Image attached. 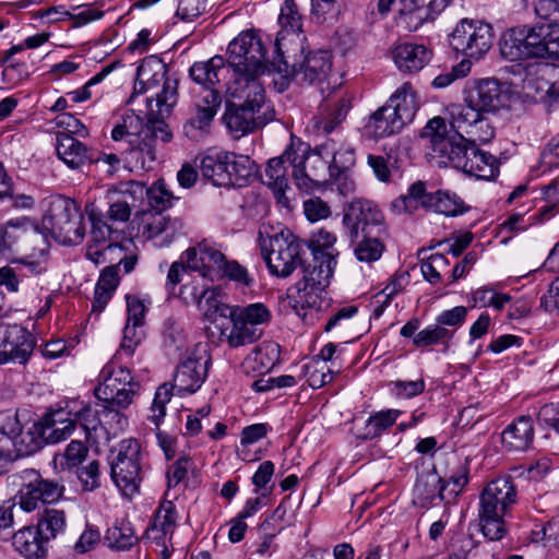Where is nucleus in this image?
Wrapping results in <instances>:
<instances>
[{
	"mask_svg": "<svg viewBox=\"0 0 559 559\" xmlns=\"http://www.w3.org/2000/svg\"><path fill=\"white\" fill-rule=\"evenodd\" d=\"M509 92L496 79L474 81L464 91V104L450 107L451 126L453 129L469 127L479 130L477 140L488 142L493 138L495 130L488 123L486 115L497 114L508 107Z\"/></svg>",
	"mask_w": 559,
	"mask_h": 559,
	"instance_id": "f257e3e1",
	"label": "nucleus"
},
{
	"mask_svg": "<svg viewBox=\"0 0 559 559\" xmlns=\"http://www.w3.org/2000/svg\"><path fill=\"white\" fill-rule=\"evenodd\" d=\"M231 95L245 98L241 104H226L223 120L234 138L252 133L274 119V109L266 104L265 91L259 81H251L242 86L235 85Z\"/></svg>",
	"mask_w": 559,
	"mask_h": 559,
	"instance_id": "f03ea898",
	"label": "nucleus"
},
{
	"mask_svg": "<svg viewBox=\"0 0 559 559\" xmlns=\"http://www.w3.org/2000/svg\"><path fill=\"white\" fill-rule=\"evenodd\" d=\"M283 40L282 36L274 43L276 56L271 62L273 71L293 76L301 84H313L326 78L332 67L329 51H309L304 56L302 44L290 48Z\"/></svg>",
	"mask_w": 559,
	"mask_h": 559,
	"instance_id": "7ed1b4c3",
	"label": "nucleus"
},
{
	"mask_svg": "<svg viewBox=\"0 0 559 559\" xmlns=\"http://www.w3.org/2000/svg\"><path fill=\"white\" fill-rule=\"evenodd\" d=\"M67 526L66 512L55 504L37 511L36 524L23 526L12 535V546L25 559H47V544L62 534Z\"/></svg>",
	"mask_w": 559,
	"mask_h": 559,
	"instance_id": "20e7f679",
	"label": "nucleus"
},
{
	"mask_svg": "<svg viewBox=\"0 0 559 559\" xmlns=\"http://www.w3.org/2000/svg\"><path fill=\"white\" fill-rule=\"evenodd\" d=\"M552 24L521 25L503 33L499 46L509 61L550 59Z\"/></svg>",
	"mask_w": 559,
	"mask_h": 559,
	"instance_id": "39448f33",
	"label": "nucleus"
},
{
	"mask_svg": "<svg viewBox=\"0 0 559 559\" xmlns=\"http://www.w3.org/2000/svg\"><path fill=\"white\" fill-rule=\"evenodd\" d=\"M271 62L272 60L266 59L262 39L253 31L240 33L228 45V64L236 74L235 85L242 86L251 81H259L258 76L266 70L273 71Z\"/></svg>",
	"mask_w": 559,
	"mask_h": 559,
	"instance_id": "423d86ee",
	"label": "nucleus"
},
{
	"mask_svg": "<svg viewBox=\"0 0 559 559\" xmlns=\"http://www.w3.org/2000/svg\"><path fill=\"white\" fill-rule=\"evenodd\" d=\"M12 483L19 486L13 497L23 512L33 513L56 504L64 495V486L53 479L44 478L33 468H26L11 476Z\"/></svg>",
	"mask_w": 559,
	"mask_h": 559,
	"instance_id": "0eeeda50",
	"label": "nucleus"
},
{
	"mask_svg": "<svg viewBox=\"0 0 559 559\" xmlns=\"http://www.w3.org/2000/svg\"><path fill=\"white\" fill-rule=\"evenodd\" d=\"M420 139L436 157L445 158L453 167L463 170L466 167L472 145L475 142L465 139L457 131L449 130L441 117L430 119L420 132Z\"/></svg>",
	"mask_w": 559,
	"mask_h": 559,
	"instance_id": "6e6552de",
	"label": "nucleus"
},
{
	"mask_svg": "<svg viewBox=\"0 0 559 559\" xmlns=\"http://www.w3.org/2000/svg\"><path fill=\"white\" fill-rule=\"evenodd\" d=\"M83 214L79 205L70 198L58 197L50 202L44 221L53 237L63 245L74 246L85 236Z\"/></svg>",
	"mask_w": 559,
	"mask_h": 559,
	"instance_id": "1a4fd4ad",
	"label": "nucleus"
},
{
	"mask_svg": "<svg viewBox=\"0 0 559 559\" xmlns=\"http://www.w3.org/2000/svg\"><path fill=\"white\" fill-rule=\"evenodd\" d=\"M141 445L135 439L119 442L116 455L110 461V476L115 485L126 497H132L142 481Z\"/></svg>",
	"mask_w": 559,
	"mask_h": 559,
	"instance_id": "9d476101",
	"label": "nucleus"
},
{
	"mask_svg": "<svg viewBox=\"0 0 559 559\" xmlns=\"http://www.w3.org/2000/svg\"><path fill=\"white\" fill-rule=\"evenodd\" d=\"M302 247L301 241L288 230L261 241L266 265L270 272L278 277H287L297 265H302Z\"/></svg>",
	"mask_w": 559,
	"mask_h": 559,
	"instance_id": "9b49d317",
	"label": "nucleus"
},
{
	"mask_svg": "<svg viewBox=\"0 0 559 559\" xmlns=\"http://www.w3.org/2000/svg\"><path fill=\"white\" fill-rule=\"evenodd\" d=\"M98 379L99 385L95 389L97 399L118 408H128L141 389L128 368L116 367L112 361L103 367Z\"/></svg>",
	"mask_w": 559,
	"mask_h": 559,
	"instance_id": "f8f14e48",
	"label": "nucleus"
},
{
	"mask_svg": "<svg viewBox=\"0 0 559 559\" xmlns=\"http://www.w3.org/2000/svg\"><path fill=\"white\" fill-rule=\"evenodd\" d=\"M495 32L491 24L479 20H461L450 35V46L465 57L480 59L492 47Z\"/></svg>",
	"mask_w": 559,
	"mask_h": 559,
	"instance_id": "ddd939ff",
	"label": "nucleus"
},
{
	"mask_svg": "<svg viewBox=\"0 0 559 559\" xmlns=\"http://www.w3.org/2000/svg\"><path fill=\"white\" fill-rule=\"evenodd\" d=\"M343 225L350 240H357L361 234L386 230L384 217L379 207L368 200H354L343 211Z\"/></svg>",
	"mask_w": 559,
	"mask_h": 559,
	"instance_id": "4468645a",
	"label": "nucleus"
},
{
	"mask_svg": "<svg viewBox=\"0 0 559 559\" xmlns=\"http://www.w3.org/2000/svg\"><path fill=\"white\" fill-rule=\"evenodd\" d=\"M293 177L299 190L313 191L330 182L329 159L322 151V145L316 151L300 154L296 150Z\"/></svg>",
	"mask_w": 559,
	"mask_h": 559,
	"instance_id": "2eb2a0df",
	"label": "nucleus"
},
{
	"mask_svg": "<svg viewBox=\"0 0 559 559\" xmlns=\"http://www.w3.org/2000/svg\"><path fill=\"white\" fill-rule=\"evenodd\" d=\"M36 345L33 334L20 324L0 319V365H25Z\"/></svg>",
	"mask_w": 559,
	"mask_h": 559,
	"instance_id": "dca6fc26",
	"label": "nucleus"
},
{
	"mask_svg": "<svg viewBox=\"0 0 559 559\" xmlns=\"http://www.w3.org/2000/svg\"><path fill=\"white\" fill-rule=\"evenodd\" d=\"M518 503V488L510 476L489 481L479 495V512L508 516Z\"/></svg>",
	"mask_w": 559,
	"mask_h": 559,
	"instance_id": "f3484780",
	"label": "nucleus"
},
{
	"mask_svg": "<svg viewBox=\"0 0 559 559\" xmlns=\"http://www.w3.org/2000/svg\"><path fill=\"white\" fill-rule=\"evenodd\" d=\"M210 364L211 356L206 350L192 353L177 366L173 384L166 383L167 386L171 391L177 390L179 394L197 392L207 377Z\"/></svg>",
	"mask_w": 559,
	"mask_h": 559,
	"instance_id": "a211bd4d",
	"label": "nucleus"
},
{
	"mask_svg": "<svg viewBox=\"0 0 559 559\" xmlns=\"http://www.w3.org/2000/svg\"><path fill=\"white\" fill-rule=\"evenodd\" d=\"M296 162V150L290 146L278 156L271 158L265 168V180L263 181L274 193L276 201L288 206L289 200L285 194L288 188L287 165L294 168Z\"/></svg>",
	"mask_w": 559,
	"mask_h": 559,
	"instance_id": "6ab92c4d",
	"label": "nucleus"
},
{
	"mask_svg": "<svg viewBox=\"0 0 559 559\" xmlns=\"http://www.w3.org/2000/svg\"><path fill=\"white\" fill-rule=\"evenodd\" d=\"M171 400V389L167 384H162L157 388L154 400L151 406V414L147 420L156 427V438L158 445L163 450L166 460H173L176 455L177 439L159 429V425L166 416V405Z\"/></svg>",
	"mask_w": 559,
	"mask_h": 559,
	"instance_id": "aec40b11",
	"label": "nucleus"
},
{
	"mask_svg": "<svg viewBox=\"0 0 559 559\" xmlns=\"http://www.w3.org/2000/svg\"><path fill=\"white\" fill-rule=\"evenodd\" d=\"M336 261L334 257L322 249L312 248V262L305 265L302 263V280L305 286L317 287V289H325L333 276Z\"/></svg>",
	"mask_w": 559,
	"mask_h": 559,
	"instance_id": "412c9836",
	"label": "nucleus"
},
{
	"mask_svg": "<svg viewBox=\"0 0 559 559\" xmlns=\"http://www.w3.org/2000/svg\"><path fill=\"white\" fill-rule=\"evenodd\" d=\"M534 421L528 415H522L510 423L501 432V443L506 451L524 452L534 441Z\"/></svg>",
	"mask_w": 559,
	"mask_h": 559,
	"instance_id": "4be33fe9",
	"label": "nucleus"
},
{
	"mask_svg": "<svg viewBox=\"0 0 559 559\" xmlns=\"http://www.w3.org/2000/svg\"><path fill=\"white\" fill-rule=\"evenodd\" d=\"M126 165L131 169L152 170L156 162V145L144 133L140 132L123 144Z\"/></svg>",
	"mask_w": 559,
	"mask_h": 559,
	"instance_id": "5701e85b",
	"label": "nucleus"
},
{
	"mask_svg": "<svg viewBox=\"0 0 559 559\" xmlns=\"http://www.w3.org/2000/svg\"><path fill=\"white\" fill-rule=\"evenodd\" d=\"M143 236L148 239L162 238V243H169L183 230L185 224L180 218H171L163 213H143Z\"/></svg>",
	"mask_w": 559,
	"mask_h": 559,
	"instance_id": "b1692460",
	"label": "nucleus"
},
{
	"mask_svg": "<svg viewBox=\"0 0 559 559\" xmlns=\"http://www.w3.org/2000/svg\"><path fill=\"white\" fill-rule=\"evenodd\" d=\"M189 270L200 272L202 277L211 276L214 269L219 271L226 257L216 248L201 242L197 247L187 249L183 252Z\"/></svg>",
	"mask_w": 559,
	"mask_h": 559,
	"instance_id": "393cba45",
	"label": "nucleus"
},
{
	"mask_svg": "<svg viewBox=\"0 0 559 559\" xmlns=\"http://www.w3.org/2000/svg\"><path fill=\"white\" fill-rule=\"evenodd\" d=\"M58 157L71 169H80L92 159L88 147L68 132H58L55 143Z\"/></svg>",
	"mask_w": 559,
	"mask_h": 559,
	"instance_id": "a878e982",
	"label": "nucleus"
},
{
	"mask_svg": "<svg viewBox=\"0 0 559 559\" xmlns=\"http://www.w3.org/2000/svg\"><path fill=\"white\" fill-rule=\"evenodd\" d=\"M432 52L423 44L402 43L392 50V57L401 71H420L431 59Z\"/></svg>",
	"mask_w": 559,
	"mask_h": 559,
	"instance_id": "bb28decb",
	"label": "nucleus"
},
{
	"mask_svg": "<svg viewBox=\"0 0 559 559\" xmlns=\"http://www.w3.org/2000/svg\"><path fill=\"white\" fill-rule=\"evenodd\" d=\"M72 414L73 408H70V404H67L66 407L52 409L43 416L41 423L47 442H60L72 433L76 427L72 420Z\"/></svg>",
	"mask_w": 559,
	"mask_h": 559,
	"instance_id": "cd10ccee",
	"label": "nucleus"
},
{
	"mask_svg": "<svg viewBox=\"0 0 559 559\" xmlns=\"http://www.w3.org/2000/svg\"><path fill=\"white\" fill-rule=\"evenodd\" d=\"M278 23L282 31L276 39L283 36V43L286 46L288 44L300 46L306 39L305 35H302V15L295 0H284L281 7Z\"/></svg>",
	"mask_w": 559,
	"mask_h": 559,
	"instance_id": "c85d7f7f",
	"label": "nucleus"
},
{
	"mask_svg": "<svg viewBox=\"0 0 559 559\" xmlns=\"http://www.w3.org/2000/svg\"><path fill=\"white\" fill-rule=\"evenodd\" d=\"M384 105L391 107L392 116L400 120L403 127L413 121L419 108L417 94L408 82L399 87Z\"/></svg>",
	"mask_w": 559,
	"mask_h": 559,
	"instance_id": "c756f323",
	"label": "nucleus"
},
{
	"mask_svg": "<svg viewBox=\"0 0 559 559\" xmlns=\"http://www.w3.org/2000/svg\"><path fill=\"white\" fill-rule=\"evenodd\" d=\"M391 107L383 105L367 120L364 129L367 136L378 140L399 133L404 127L392 116Z\"/></svg>",
	"mask_w": 559,
	"mask_h": 559,
	"instance_id": "7c9ffc66",
	"label": "nucleus"
},
{
	"mask_svg": "<svg viewBox=\"0 0 559 559\" xmlns=\"http://www.w3.org/2000/svg\"><path fill=\"white\" fill-rule=\"evenodd\" d=\"M70 408H73V421L75 423V426L79 425L80 428L83 430L85 440L87 443H96L98 440V431L102 430V412L100 404H96L95 406H92L90 404L83 405L82 407L78 408L76 402H71Z\"/></svg>",
	"mask_w": 559,
	"mask_h": 559,
	"instance_id": "2f4dec72",
	"label": "nucleus"
},
{
	"mask_svg": "<svg viewBox=\"0 0 559 559\" xmlns=\"http://www.w3.org/2000/svg\"><path fill=\"white\" fill-rule=\"evenodd\" d=\"M468 154L466 167L462 171L484 180H491L498 176L499 162L493 155L478 148L476 144L472 145Z\"/></svg>",
	"mask_w": 559,
	"mask_h": 559,
	"instance_id": "473e14b6",
	"label": "nucleus"
},
{
	"mask_svg": "<svg viewBox=\"0 0 559 559\" xmlns=\"http://www.w3.org/2000/svg\"><path fill=\"white\" fill-rule=\"evenodd\" d=\"M230 187H245L258 175V165L247 155L227 152L226 155Z\"/></svg>",
	"mask_w": 559,
	"mask_h": 559,
	"instance_id": "72a5a7b5",
	"label": "nucleus"
},
{
	"mask_svg": "<svg viewBox=\"0 0 559 559\" xmlns=\"http://www.w3.org/2000/svg\"><path fill=\"white\" fill-rule=\"evenodd\" d=\"M231 322L230 329H222L221 335L226 337L230 347H239L251 344L261 338L263 330L252 326L241 319L238 314L225 316Z\"/></svg>",
	"mask_w": 559,
	"mask_h": 559,
	"instance_id": "f704fd0d",
	"label": "nucleus"
},
{
	"mask_svg": "<svg viewBox=\"0 0 559 559\" xmlns=\"http://www.w3.org/2000/svg\"><path fill=\"white\" fill-rule=\"evenodd\" d=\"M447 485H441V477L426 475L417 478L414 487V503L420 508H428L438 498L448 501Z\"/></svg>",
	"mask_w": 559,
	"mask_h": 559,
	"instance_id": "c9c22d12",
	"label": "nucleus"
},
{
	"mask_svg": "<svg viewBox=\"0 0 559 559\" xmlns=\"http://www.w3.org/2000/svg\"><path fill=\"white\" fill-rule=\"evenodd\" d=\"M226 151L209 153L200 159L202 176L217 187H230V177L226 165Z\"/></svg>",
	"mask_w": 559,
	"mask_h": 559,
	"instance_id": "e433bc0d",
	"label": "nucleus"
},
{
	"mask_svg": "<svg viewBox=\"0 0 559 559\" xmlns=\"http://www.w3.org/2000/svg\"><path fill=\"white\" fill-rule=\"evenodd\" d=\"M20 455H31L47 443L41 419L24 425L12 441Z\"/></svg>",
	"mask_w": 559,
	"mask_h": 559,
	"instance_id": "4c0bfd02",
	"label": "nucleus"
},
{
	"mask_svg": "<svg viewBox=\"0 0 559 559\" xmlns=\"http://www.w3.org/2000/svg\"><path fill=\"white\" fill-rule=\"evenodd\" d=\"M166 73L167 66L160 61L143 62L138 68L133 93L128 99V104H131L136 95L143 94L152 87H156Z\"/></svg>",
	"mask_w": 559,
	"mask_h": 559,
	"instance_id": "58836bf2",
	"label": "nucleus"
},
{
	"mask_svg": "<svg viewBox=\"0 0 559 559\" xmlns=\"http://www.w3.org/2000/svg\"><path fill=\"white\" fill-rule=\"evenodd\" d=\"M322 151L329 160L330 174L349 173L355 165V151L349 145L342 143L340 145L332 139L322 144Z\"/></svg>",
	"mask_w": 559,
	"mask_h": 559,
	"instance_id": "ea45409f",
	"label": "nucleus"
},
{
	"mask_svg": "<svg viewBox=\"0 0 559 559\" xmlns=\"http://www.w3.org/2000/svg\"><path fill=\"white\" fill-rule=\"evenodd\" d=\"M433 192H427L424 181H416L409 186L407 193L400 195L392 205L401 213H414L419 206L428 210Z\"/></svg>",
	"mask_w": 559,
	"mask_h": 559,
	"instance_id": "a19ab883",
	"label": "nucleus"
},
{
	"mask_svg": "<svg viewBox=\"0 0 559 559\" xmlns=\"http://www.w3.org/2000/svg\"><path fill=\"white\" fill-rule=\"evenodd\" d=\"M388 236V231L380 233L378 236L376 233L361 234L356 242L354 254L360 262L371 263L378 261L385 249L384 239Z\"/></svg>",
	"mask_w": 559,
	"mask_h": 559,
	"instance_id": "79ce46f5",
	"label": "nucleus"
},
{
	"mask_svg": "<svg viewBox=\"0 0 559 559\" xmlns=\"http://www.w3.org/2000/svg\"><path fill=\"white\" fill-rule=\"evenodd\" d=\"M225 68V59L215 56L204 62H194L190 70V78L204 87L215 86L221 81V73Z\"/></svg>",
	"mask_w": 559,
	"mask_h": 559,
	"instance_id": "37998d69",
	"label": "nucleus"
},
{
	"mask_svg": "<svg viewBox=\"0 0 559 559\" xmlns=\"http://www.w3.org/2000/svg\"><path fill=\"white\" fill-rule=\"evenodd\" d=\"M278 359L280 345L273 342H263L246 358L245 366L263 373L272 369Z\"/></svg>",
	"mask_w": 559,
	"mask_h": 559,
	"instance_id": "c03bdc74",
	"label": "nucleus"
},
{
	"mask_svg": "<svg viewBox=\"0 0 559 559\" xmlns=\"http://www.w3.org/2000/svg\"><path fill=\"white\" fill-rule=\"evenodd\" d=\"M402 414L399 409L380 411L371 415L365 427L357 433V439L366 441L380 437L388 428L394 425Z\"/></svg>",
	"mask_w": 559,
	"mask_h": 559,
	"instance_id": "a18cd8bd",
	"label": "nucleus"
},
{
	"mask_svg": "<svg viewBox=\"0 0 559 559\" xmlns=\"http://www.w3.org/2000/svg\"><path fill=\"white\" fill-rule=\"evenodd\" d=\"M162 81V91L156 93L155 97H147L146 105L152 103L154 112H157V115H170L178 100V79L166 73Z\"/></svg>",
	"mask_w": 559,
	"mask_h": 559,
	"instance_id": "49530a36",
	"label": "nucleus"
},
{
	"mask_svg": "<svg viewBox=\"0 0 559 559\" xmlns=\"http://www.w3.org/2000/svg\"><path fill=\"white\" fill-rule=\"evenodd\" d=\"M454 336V330L441 326L437 322L427 325L417 332L413 344L417 348H425L435 345H442L444 350L450 347V343Z\"/></svg>",
	"mask_w": 559,
	"mask_h": 559,
	"instance_id": "de8ad7c7",
	"label": "nucleus"
},
{
	"mask_svg": "<svg viewBox=\"0 0 559 559\" xmlns=\"http://www.w3.org/2000/svg\"><path fill=\"white\" fill-rule=\"evenodd\" d=\"M138 536L130 522L121 521L106 531L105 542L116 550H128L138 543Z\"/></svg>",
	"mask_w": 559,
	"mask_h": 559,
	"instance_id": "09e8293b",
	"label": "nucleus"
},
{
	"mask_svg": "<svg viewBox=\"0 0 559 559\" xmlns=\"http://www.w3.org/2000/svg\"><path fill=\"white\" fill-rule=\"evenodd\" d=\"M223 311L225 316H231L233 313L238 314L247 323L252 326L260 328L262 324H266L271 320L270 309L261 302L250 304L248 306H234L224 307Z\"/></svg>",
	"mask_w": 559,
	"mask_h": 559,
	"instance_id": "8fccbe9b",
	"label": "nucleus"
},
{
	"mask_svg": "<svg viewBox=\"0 0 559 559\" xmlns=\"http://www.w3.org/2000/svg\"><path fill=\"white\" fill-rule=\"evenodd\" d=\"M215 115L216 111L214 109L206 108L199 104L195 116L183 124L185 134L191 140L200 141L209 132V128Z\"/></svg>",
	"mask_w": 559,
	"mask_h": 559,
	"instance_id": "3c124183",
	"label": "nucleus"
},
{
	"mask_svg": "<svg viewBox=\"0 0 559 559\" xmlns=\"http://www.w3.org/2000/svg\"><path fill=\"white\" fill-rule=\"evenodd\" d=\"M350 107V99L345 96L341 97L333 104L325 116L316 120L314 127L318 131H322L324 134H330L340 123L345 120Z\"/></svg>",
	"mask_w": 559,
	"mask_h": 559,
	"instance_id": "603ef678",
	"label": "nucleus"
},
{
	"mask_svg": "<svg viewBox=\"0 0 559 559\" xmlns=\"http://www.w3.org/2000/svg\"><path fill=\"white\" fill-rule=\"evenodd\" d=\"M428 210L445 216H457L463 214L467 209L456 194L438 190L433 192Z\"/></svg>",
	"mask_w": 559,
	"mask_h": 559,
	"instance_id": "864d4df0",
	"label": "nucleus"
},
{
	"mask_svg": "<svg viewBox=\"0 0 559 559\" xmlns=\"http://www.w3.org/2000/svg\"><path fill=\"white\" fill-rule=\"evenodd\" d=\"M167 116L168 115H157V112H154L152 103H148L146 108L147 122L141 132L150 138L155 144L157 139L165 143L169 142L173 139V133L164 120Z\"/></svg>",
	"mask_w": 559,
	"mask_h": 559,
	"instance_id": "5fc2aeb1",
	"label": "nucleus"
},
{
	"mask_svg": "<svg viewBox=\"0 0 559 559\" xmlns=\"http://www.w3.org/2000/svg\"><path fill=\"white\" fill-rule=\"evenodd\" d=\"M85 213L91 222V240L93 243L105 245L112 233V226L104 218L103 213L94 203L85 205Z\"/></svg>",
	"mask_w": 559,
	"mask_h": 559,
	"instance_id": "6e6d98bb",
	"label": "nucleus"
},
{
	"mask_svg": "<svg viewBox=\"0 0 559 559\" xmlns=\"http://www.w3.org/2000/svg\"><path fill=\"white\" fill-rule=\"evenodd\" d=\"M88 448L80 440H72L61 454H56L53 457L55 464H59L61 469L78 468L86 459Z\"/></svg>",
	"mask_w": 559,
	"mask_h": 559,
	"instance_id": "4d7b16f0",
	"label": "nucleus"
},
{
	"mask_svg": "<svg viewBox=\"0 0 559 559\" xmlns=\"http://www.w3.org/2000/svg\"><path fill=\"white\" fill-rule=\"evenodd\" d=\"M146 195L148 204L155 213H163L173 206L174 201L178 200V198L168 190L166 182L163 179L155 181L146 190Z\"/></svg>",
	"mask_w": 559,
	"mask_h": 559,
	"instance_id": "13d9d810",
	"label": "nucleus"
},
{
	"mask_svg": "<svg viewBox=\"0 0 559 559\" xmlns=\"http://www.w3.org/2000/svg\"><path fill=\"white\" fill-rule=\"evenodd\" d=\"M369 4L370 3L366 0H345L342 4H340L338 20L341 19L346 22L355 23H370V15H372L373 12H368Z\"/></svg>",
	"mask_w": 559,
	"mask_h": 559,
	"instance_id": "bf43d9fd",
	"label": "nucleus"
},
{
	"mask_svg": "<svg viewBox=\"0 0 559 559\" xmlns=\"http://www.w3.org/2000/svg\"><path fill=\"white\" fill-rule=\"evenodd\" d=\"M302 374L309 386L319 389L330 383L333 379V372L318 359H311L302 366Z\"/></svg>",
	"mask_w": 559,
	"mask_h": 559,
	"instance_id": "052dcab7",
	"label": "nucleus"
},
{
	"mask_svg": "<svg viewBox=\"0 0 559 559\" xmlns=\"http://www.w3.org/2000/svg\"><path fill=\"white\" fill-rule=\"evenodd\" d=\"M479 526L483 535L491 542L500 540L507 533L504 515L478 511Z\"/></svg>",
	"mask_w": 559,
	"mask_h": 559,
	"instance_id": "680f3d73",
	"label": "nucleus"
},
{
	"mask_svg": "<svg viewBox=\"0 0 559 559\" xmlns=\"http://www.w3.org/2000/svg\"><path fill=\"white\" fill-rule=\"evenodd\" d=\"M296 292L289 295L294 307L297 309L305 308H319L321 305V297L324 289H317V287L305 286V283L297 282L295 285Z\"/></svg>",
	"mask_w": 559,
	"mask_h": 559,
	"instance_id": "e2e57ef3",
	"label": "nucleus"
},
{
	"mask_svg": "<svg viewBox=\"0 0 559 559\" xmlns=\"http://www.w3.org/2000/svg\"><path fill=\"white\" fill-rule=\"evenodd\" d=\"M310 15L317 24L334 23L340 17L337 0H311Z\"/></svg>",
	"mask_w": 559,
	"mask_h": 559,
	"instance_id": "0e129e2a",
	"label": "nucleus"
},
{
	"mask_svg": "<svg viewBox=\"0 0 559 559\" xmlns=\"http://www.w3.org/2000/svg\"><path fill=\"white\" fill-rule=\"evenodd\" d=\"M121 408H118L117 405L102 402L100 409L102 412V430L106 433L109 431H114L115 433L119 430H123L128 425L127 417L120 412Z\"/></svg>",
	"mask_w": 559,
	"mask_h": 559,
	"instance_id": "69168bd1",
	"label": "nucleus"
},
{
	"mask_svg": "<svg viewBox=\"0 0 559 559\" xmlns=\"http://www.w3.org/2000/svg\"><path fill=\"white\" fill-rule=\"evenodd\" d=\"M177 521L176 507L171 501H164L157 509L153 530L160 531L164 536L173 535Z\"/></svg>",
	"mask_w": 559,
	"mask_h": 559,
	"instance_id": "338daca9",
	"label": "nucleus"
},
{
	"mask_svg": "<svg viewBox=\"0 0 559 559\" xmlns=\"http://www.w3.org/2000/svg\"><path fill=\"white\" fill-rule=\"evenodd\" d=\"M218 295L219 293L216 288L207 287V289H203V297L197 304L204 317L209 320L216 321L215 316L225 319L223 308L230 307L229 305L219 301Z\"/></svg>",
	"mask_w": 559,
	"mask_h": 559,
	"instance_id": "774afa93",
	"label": "nucleus"
}]
</instances>
